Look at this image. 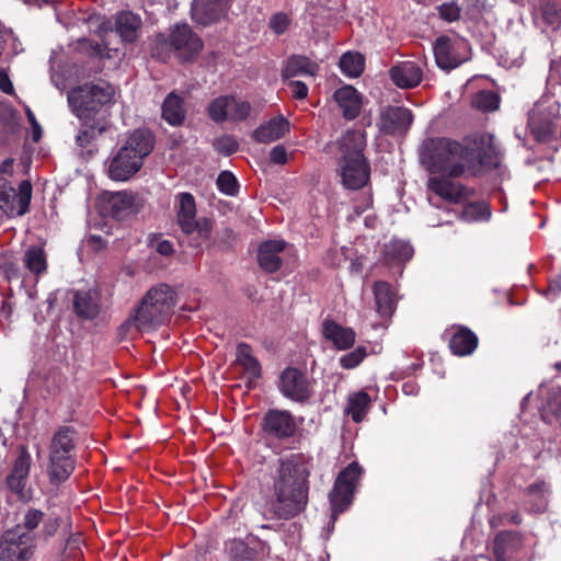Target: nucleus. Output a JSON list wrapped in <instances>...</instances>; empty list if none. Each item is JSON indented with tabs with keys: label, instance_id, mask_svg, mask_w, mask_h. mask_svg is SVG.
<instances>
[{
	"label": "nucleus",
	"instance_id": "603ef678",
	"mask_svg": "<svg viewBox=\"0 0 561 561\" xmlns=\"http://www.w3.org/2000/svg\"><path fill=\"white\" fill-rule=\"evenodd\" d=\"M288 87L295 99L304 100L307 98L309 89L305 82L299 80H291L288 82Z\"/></svg>",
	"mask_w": 561,
	"mask_h": 561
},
{
	"label": "nucleus",
	"instance_id": "cd10ccee",
	"mask_svg": "<svg viewBox=\"0 0 561 561\" xmlns=\"http://www.w3.org/2000/svg\"><path fill=\"white\" fill-rule=\"evenodd\" d=\"M289 131V123L284 117H274L268 122L260 125L253 131V138L257 142L268 144L282 138Z\"/></svg>",
	"mask_w": 561,
	"mask_h": 561
},
{
	"label": "nucleus",
	"instance_id": "a18cd8bd",
	"mask_svg": "<svg viewBox=\"0 0 561 561\" xmlns=\"http://www.w3.org/2000/svg\"><path fill=\"white\" fill-rule=\"evenodd\" d=\"M367 356V350L365 346H358L354 351L343 355L340 358V365L344 369H353L357 367L364 358Z\"/></svg>",
	"mask_w": 561,
	"mask_h": 561
},
{
	"label": "nucleus",
	"instance_id": "864d4df0",
	"mask_svg": "<svg viewBox=\"0 0 561 561\" xmlns=\"http://www.w3.org/2000/svg\"><path fill=\"white\" fill-rule=\"evenodd\" d=\"M26 116L32 126V139L34 142H38L42 138V127L30 107H26Z\"/></svg>",
	"mask_w": 561,
	"mask_h": 561
},
{
	"label": "nucleus",
	"instance_id": "3c124183",
	"mask_svg": "<svg viewBox=\"0 0 561 561\" xmlns=\"http://www.w3.org/2000/svg\"><path fill=\"white\" fill-rule=\"evenodd\" d=\"M465 12L470 19L478 18L485 8V0H463Z\"/></svg>",
	"mask_w": 561,
	"mask_h": 561
},
{
	"label": "nucleus",
	"instance_id": "2f4dec72",
	"mask_svg": "<svg viewBox=\"0 0 561 561\" xmlns=\"http://www.w3.org/2000/svg\"><path fill=\"white\" fill-rule=\"evenodd\" d=\"M477 346V335L465 327L458 328L449 340V348L451 353L458 356L470 355Z\"/></svg>",
	"mask_w": 561,
	"mask_h": 561
},
{
	"label": "nucleus",
	"instance_id": "6ab92c4d",
	"mask_svg": "<svg viewBox=\"0 0 561 561\" xmlns=\"http://www.w3.org/2000/svg\"><path fill=\"white\" fill-rule=\"evenodd\" d=\"M230 0H194L191 15L194 22L207 26L226 16Z\"/></svg>",
	"mask_w": 561,
	"mask_h": 561
},
{
	"label": "nucleus",
	"instance_id": "6e6552de",
	"mask_svg": "<svg viewBox=\"0 0 561 561\" xmlns=\"http://www.w3.org/2000/svg\"><path fill=\"white\" fill-rule=\"evenodd\" d=\"M178 224L193 248L206 245L210 239L211 221L207 218L196 219L195 199L190 193H180L175 202Z\"/></svg>",
	"mask_w": 561,
	"mask_h": 561
},
{
	"label": "nucleus",
	"instance_id": "f257e3e1",
	"mask_svg": "<svg viewBox=\"0 0 561 561\" xmlns=\"http://www.w3.org/2000/svg\"><path fill=\"white\" fill-rule=\"evenodd\" d=\"M420 162L431 173L460 178L476 174L482 167L497 163V149L493 136L482 134L459 142L445 137L428 138L420 150Z\"/></svg>",
	"mask_w": 561,
	"mask_h": 561
},
{
	"label": "nucleus",
	"instance_id": "39448f33",
	"mask_svg": "<svg viewBox=\"0 0 561 561\" xmlns=\"http://www.w3.org/2000/svg\"><path fill=\"white\" fill-rule=\"evenodd\" d=\"M154 146L153 136L145 129L135 130L110 160L107 174L114 181H127L144 164Z\"/></svg>",
	"mask_w": 561,
	"mask_h": 561
},
{
	"label": "nucleus",
	"instance_id": "69168bd1",
	"mask_svg": "<svg viewBox=\"0 0 561 561\" xmlns=\"http://www.w3.org/2000/svg\"><path fill=\"white\" fill-rule=\"evenodd\" d=\"M428 202H430V204H431V205L436 206V207H439L438 205H436V204L434 203V199H433V197H432L431 195L428 196Z\"/></svg>",
	"mask_w": 561,
	"mask_h": 561
},
{
	"label": "nucleus",
	"instance_id": "c9c22d12",
	"mask_svg": "<svg viewBox=\"0 0 561 561\" xmlns=\"http://www.w3.org/2000/svg\"><path fill=\"white\" fill-rule=\"evenodd\" d=\"M370 404V397L364 391L352 393L348 397L345 412L351 415L355 423H359L365 417Z\"/></svg>",
	"mask_w": 561,
	"mask_h": 561
},
{
	"label": "nucleus",
	"instance_id": "bf43d9fd",
	"mask_svg": "<svg viewBox=\"0 0 561 561\" xmlns=\"http://www.w3.org/2000/svg\"><path fill=\"white\" fill-rule=\"evenodd\" d=\"M543 16L551 24L558 23L560 21V14L552 4H547L545 7Z\"/></svg>",
	"mask_w": 561,
	"mask_h": 561
},
{
	"label": "nucleus",
	"instance_id": "a19ab883",
	"mask_svg": "<svg viewBox=\"0 0 561 561\" xmlns=\"http://www.w3.org/2000/svg\"><path fill=\"white\" fill-rule=\"evenodd\" d=\"M172 51L174 53L171 34L169 36L164 34L157 35L151 47V56L165 61L170 58Z\"/></svg>",
	"mask_w": 561,
	"mask_h": 561
},
{
	"label": "nucleus",
	"instance_id": "e433bc0d",
	"mask_svg": "<svg viewBox=\"0 0 561 561\" xmlns=\"http://www.w3.org/2000/svg\"><path fill=\"white\" fill-rule=\"evenodd\" d=\"M182 99L175 93H170L162 105V117L171 125H180L184 121Z\"/></svg>",
	"mask_w": 561,
	"mask_h": 561
},
{
	"label": "nucleus",
	"instance_id": "f03ea898",
	"mask_svg": "<svg viewBox=\"0 0 561 561\" xmlns=\"http://www.w3.org/2000/svg\"><path fill=\"white\" fill-rule=\"evenodd\" d=\"M310 470L302 457L282 459L274 481V513L288 519L299 514L308 503Z\"/></svg>",
	"mask_w": 561,
	"mask_h": 561
},
{
	"label": "nucleus",
	"instance_id": "680f3d73",
	"mask_svg": "<svg viewBox=\"0 0 561 561\" xmlns=\"http://www.w3.org/2000/svg\"><path fill=\"white\" fill-rule=\"evenodd\" d=\"M157 252L161 255L169 256L173 253V245L168 240H162L157 244Z\"/></svg>",
	"mask_w": 561,
	"mask_h": 561
},
{
	"label": "nucleus",
	"instance_id": "5fc2aeb1",
	"mask_svg": "<svg viewBox=\"0 0 561 561\" xmlns=\"http://www.w3.org/2000/svg\"><path fill=\"white\" fill-rule=\"evenodd\" d=\"M59 526L60 522L58 517L47 518L43 526V536H45L46 538L53 537L57 533Z\"/></svg>",
	"mask_w": 561,
	"mask_h": 561
},
{
	"label": "nucleus",
	"instance_id": "6e6d98bb",
	"mask_svg": "<svg viewBox=\"0 0 561 561\" xmlns=\"http://www.w3.org/2000/svg\"><path fill=\"white\" fill-rule=\"evenodd\" d=\"M270 158L276 164H285L287 162V152L283 146L278 145L272 148Z\"/></svg>",
	"mask_w": 561,
	"mask_h": 561
},
{
	"label": "nucleus",
	"instance_id": "4d7b16f0",
	"mask_svg": "<svg viewBox=\"0 0 561 561\" xmlns=\"http://www.w3.org/2000/svg\"><path fill=\"white\" fill-rule=\"evenodd\" d=\"M561 294V276H557L550 279L548 287L546 289V295L550 299H556Z\"/></svg>",
	"mask_w": 561,
	"mask_h": 561
},
{
	"label": "nucleus",
	"instance_id": "412c9836",
	"mask_svg": "<svg viewBox=\"0 0 561 561\" xmlns=\"http://www.w3.org/2000/svg\"><path fill=\"white\" fill-rule=\"evenodd\" d=\"M392 82L401 89H411L420 84L423 71L414 61H401L389 70Z\"/></svg>",
	"mask_w": 561,
	"mask_h": 561
},
{
	"label": "nucleus",
	"instance_id": "9d476101",
	"mask_svg": "<svg viewBox=\"0 0 561 561\" xmlns=\"http://www.w3.org/2000/svg\"><path fill=\"white\" fill-rule=\"evenodd\" d=\"M360 474L362 468L357 462L350 463L339 473L329 494L333 516L342 513L351 504Z\"/></svg>",
	"mask_w": 561,
	"mask_h": 561
},
{
	"label": "nucleus",
	"instance_id": "09e8293b",
	"mask_svg": "<svg viewBox=\"0 0 561 561\" xmlns=\"http://www.w3.org/2000/svg\"><path fill=\"white\" fill-rule=\"evenodd\" d=\"M43 512L36 508H30L26 511L23 517V524L16 525L14 528H22L24 533H30L37 528L43 519Z\"/></svg>",
	"mask_w": 561,
	"mask_h": 561
},
{
	"label": "nucleus",
	"instance_id": "ea45409f",
	"mask_svg": "<svg viewBox=\"0 0 561 561\" xmlns=\"http://www.w3.org/2000/svg\"><path fill=\"white\" fill-rule=\"evenodd\" d=\"M490 216L489 205L484 202L469 203L461 211V218L468 222L488 220Z\"/></svg>",
	"mask_w": 561,
	"mask_h": 561
},
{
	"label": "nucleus",
	"instance_id": "dca6fc26",
	"mask_svg": "<svg viewBox=\"0 0 561 561\" xmlns=\"http://www.w3.org/2000/svg\"><path fill=\"white\" fill-rule=\"evenodd\" d=\"M466 49V42H454L447 36H439L434 44L435 61L440 69L453 70L468 59L461 54Z\"/></svg>",
	"mask_w": 561,
	"mask_h": 561
},
{
	"label": "nucleus",
	"instance_id": "bb28decb",
	"mask_svg": "<svg viewBox=\"0 0 561 561\" xmlns=\"http://www.w3.org/2000/svg\"><path fill=\"white\" fill-rule=\"evenodd\" d=\"M319 71V65L307 56H290L283 68V78L290 79L299 76L314 77Z\"/></svg>",
	"mask_w": 561,
	"mask_h": 561
},
{
	"label": "nucleus",
	"instance_id": "5701e85b",
	"mask_svg": "<svg viewBox=\"0 0 561 561\" xmlns=\"http://www.w3.org/2000/svg\"><path fill=\"white\" fill-rule=\"evenodd\" d=\"M108 206L113 217L123 219L130 214L137 213L142 207V201L137 194L121 191L110 195Z\"/></svg>",
	"mask_w": 561,
	"mask_h": 561
},
{
	"label": "nucleus",
	"instance_id": "0eeeda50",
	"mask_svg": "<svg viewBox=\"0 0 561 561\" xmlns=\"http://www.w3.org/2000/svg\"><path fill=\"white\" fill-rule=\"evenodd\" d=\"M114 95L115 88L111 83L96 80L71 89L68 93V103L78 118L88 121L110 104Z\"/></svg>",
	"mask_w": 561,
	"mask_h": 561
},
{
	"label": "nucleus",
	"instance_id": "774afa93",
	"mask_svg": "<svg viewBox=\"0 0 561 561\" xmlns=\"http://www.w3.org/2000/svg\"><path fill=\"white\" fill-rule=\"evenodd\" d=\"M234 545H236L238 548H242V549L244 548L243 542H236Z\"/></svg>",
	"mask_w": 561,
	"mask_h": 561
},
{
	"label": "nucleus",
	"instance_id": "49530a36",
	"mask_svg": "<svg viewBox=\"0 0 561 561\" xmlns=\"http://www.w3.org/2000/svg\"><path fill=\"white\" fill-rule=\"evenodd\" d=\"M437 12L439 18L448 23L456 22L461 16V8L455 1L442 3L437 7Z\"/></svg>",
	"mask_w": 561,
	"mask_h": 561
},
{
	"label": "nucleus",
	"instance_id": "338daca9",
	"mask_svg": "<svg viewBox=\"0 0 561 561\" xmlns=\"http://www.w3.org/2000/svg\"><path fill=\"white\" fill-rule=\"evenodd\" d=\"M554 368H556L557 370H561V362H557V363L554 364Z\"/></svg>",
	"mask_w": 561,
	"mask_h": 561
},
{
	"label": "nucleus",
	"instance_id": "1a4fd4ad",
	"mask_svg": "<svg viewBox=\"0 0 561 561\" xmlns=\"http://www.w3.org/2000/svg\"><path fill=\"white\" fill-rule=\"evenodd\" d=\"M35 547L33 534L22 528L8 529L0 537V561H30Z\"/></svg>",
	"mask_w": 561,
	"mask_h": 561
},
{
	"label": "nucleus",
	"instance_id": "4c0bfd02",
	"mask_svg": "<svg viewBox=\"0 0 561 561\" xmlns=\"http://www.w3.org/2000/svg\"><path fill=\"white\" fill-rule=\"evenodd\" d=\"M364 57L358 53H345L340 60L341 71L350 78H357L364 70Z\"/></svg>",
	"mask_w": 561,
	"mask_h": 561
},
{
	"label": "nucleus",
	"instance_id": "72a5a7b5",
	"mask_svg": "<svg viewBox=\"0 0 561 561\" xmlns=\"http://www.w3.org/2000/svg\"><path fill=\"white\" fill-rule=\"evenodd\" d=\"M413 255V248L405 241L391 240L383 245V259L392 264H403Z\"/></svg>",
	"mask_w": 561,
	"mask_h": 561
},
{
	"label": "nucleus",
	"instance_id": "b1692460",
	"mask_svg": "<svg viewBox=\"0 0 561 561\" xmlns=\"http://www.w3.org/2000/svg\"><path fill=\"white\" fill-rule=\"evenodd\" d=\"M334 100L342 111L343 117L352 121L356 118L364 103L363 95L352 85H344L334 92Z\"/></svg>",
	"mask_w": 561,
	"mask_h": 561
},
{
	"label": "nucleus",
	"instance_id": "e2e57ef3",
	"mask_svg": "<svg viewBox=\"0 0 561 561\" xmlns=\"http://www.w3.org/2000/svg\"><path fill=\"white\" fill-rule=\"evenodd\" d=\"M82 45H88L89 44V47L91 49V54H94V55H101L102 54V47L99 43H90L88 42L87 39H83L81 42Z\"/></svg>",
	"mask_w": 561,
	"mask_h": 561
},
{
	"label": "nucleus",
	"instance_id": "7c9ffc66",
	"mask_svg": "<svg viewBox=\"0 0 561 561\" xmlns=\"http://www.w3.org/2000/svg\"><path fill=\"white\" fill-rule=\"evenodd\" d=\"M376 311L381 317H390L396 309V295L391 286L383 280L376 282L373 286Z\"/></svg>",
	"mask_w": 561,
	"mask_h": 561
},
{
	"label": "nucleus",
	"instance_id": "20e7f679",
	"mask_svg": "<svg viewBox=\"0 0 561 561\" xmlns=\"http://www.w3.org/2000/svg\"><path fill=\"white\" fill-rule=\"evenodd\" d=\"M365 147L366 138L359 130H347L340 140L339 174L348 190H359L369 180L370 168L363 153Z\"/></svg>",
	"mask_w": 561,
	"mask_h": 561
},
{
	"label": "nucleus",
	"instance_id": "ddd939ff",
	"mask_svg": "<svg viewBox=\"0 0 561 561\" xmlns=\"http://www.w3.org/2000/svg\"><path fill=\"white\" fill-rule=\"evenodd\" d=\"M413 118L411 110L388 105L380 110L376 125L385 135H404L412 125Z\"/></svg>",
	"mask_w": 561,
	"mask_h": 561
},
{
	"label": "nucleus",
	"instance_id": "423d86ee",
	"mask_svg": "<svg viewBox=\"0 0 561 561\" xmlns=\"http://www.w3.org/2000/svg\"><path fill=\"white\" fill-rule=\"evenodd\" d=\"M78 432L71 425L58 426L51 435L48 446L47 474L53 484L65 482L76 468L73 450Z\"/></svg>",
	"mask_w": 561,
	"mask_h": 561
},
{
	"label": "nucleus",
	"instance_id": "473e14b6",
	"mask_svg": "<svg viewBox=\"0 0 561 561\" xmlns=\"http://www.w3.org/2000/svg\"><path fill=\"white\" fill-rule=\"evenodd\" d=\"M22 261L27 271L35 277L36 282L47 273V255L41 247H30L25 251Z\"/></svg>",
	"mask_w": 561,
	"mask_h": 561
},
{
	"label": "nucleus",
	"instance_id": "9b49d317",
	"mask_svg": "<svg viewBox=\"0 0 561 561\" xmlns=\"http://www.w3.org/2000/svg\"><path fill=\"white\" fill-rule=\"evenodd\" d=\"M32 465V456L26 446L18 449V455L12 462L11 469L5 478L7 489L19 500H27L26 485Z\"/></svg>",
	"mask_w": 561,
	"mask_h": 561
},
{
	"label": "nucleus",
	"instance_id": "37998d69",
	"mask_svg": "<svg viewBox=\"0 0 561 561\" xmlns=\"http://www.w3.org/2000/svg\"><path fill=\"white\" fill-rule=\"evenodd\" d=\"M517 536L512 531H502L495 539L493 550L495 556H506V553L515 548Z\"/></svg>",
	"mask_w": 561,
	"mask_h": 561
},
{
	"label": "nucleus",
	"instance_id": "c03bdc74",
	"mask_svg": "<svg viewBox=\"0 0 561 561\" xmlns=\"http://www.w3.org/2000/svg\"><path fill=\"white\" fill-rule=\"evenodd\" d=\"M290 24L291 19L285 12L274 13L268 21V27L277 36L285 34L288 31Z\"/></svg>",
	"mask_w": 561,
	"mask_h": 561
},
{
	"label": "nucleus",
	"instance_id": "7ed1b4c3",
	"mask_svg": "<svg viewBox=\"0 0 561 561\" xmlns=\"http://www.w3.org/2000/svg\"><path fill=\"white\" fill-rule=\"evenodd\" d=\"M175 301V293L169 285L153 286L130 312L122 329L147 332L161 327L171 316Z\"/></svg>",
	"mask_w": 561,
	"mask_h": 561
},
{
	"label": "nucleus",
	"instance_id": "2eb2a0df",
	"mask_svg": "<svg viewBox=\"0 0 561 561\" xmlns=\"http://www.w3.org/2000/svg\"><path fill=\"white\" fill-rule=\"evenodd\" d=\"M450 178L444 173L431 176L426 183L427 190L450 204L463 203L472 195V191L460 182L453 181Z\"/></svg>",
	"mask_w": 561,
	"mask_h": 561
},
{
	"label": "nucleus",
	"instance_id": "c756f323",
	"mask_svg": "<svg viewBox=\"0 0 561 561\" xmlns=\"http://www.w3.org/2000/svg\"><path fill=\"white\" fill-rule=\"evenodd\" d=\"M141 25L140 16L130 11L121 12L116 16L115 30L126 43H133L138 38Z\"/></svg>",
	"mask_w": 561,
	"mask_h": 561
},
{
	"label": "nucleus",
	"instance_id": "8fccbe9b",
	"mask_svg": "<svg viewBox=\"0 0 561 561\" xmlns=\"http://www.w3.org/2000/svg\"><path fill=\"white\" fill-rule=\"evenodd\" d=\"M214 148L221 154L230 156L238 150V141L232 136H222L216 138L213 142Z\"/></svg>",
	"mask_w": 561,
	"mask_h": 561
},
{
	"label": "nucleus",
	"instance_id": "79ce46f5",
	"mask_svg": "<svg viewBox=\"0 0 561 561\" xmlns=\"http://www.w3.org/2000/svg\"><path fill=\"white\" fill-rule=\"evenodd\" d=\"M472 104L484 112L495 111L499 108L500 98L495 92L484 90L474 95Z\"/></svg>",
	"mask_w": 561,
	"mask_h": 561
},
{
	"label": "nucleus",
	"instance_id": "052dcab7",
	"mask_svg": "<svg viewBox=\"0 0 561 561\" xmlns=\"http://www.w3.org/2000/svg\"><path fill=\"white\" fill-rule=\"evenodd\" d=\"M94 130L92 128H85L80 130L77 136V144L80 147H85L92 139Z\"/></svg>",
	"mask_w": 561,
	"mask_h": 561
},
{
	"label": "nucleus",
	"instance_id": "393cba45",
	"mask_svg": "<svg viewBox=\"0 0 561 561\" xmlns=\"http://www.w3.org/2000/svg\"><path fill=\"white\" fill-rule=\"evenodd\" d=\"M285 241L283 240H270L263 242L259 247L257 262L262 270L267 273H274L282 266V259L279 253L285 250Z\"/></svg>",
	"mask_w": 561,
	"mask_h": 561
},
{
	"label": "nucleus",
	"instance_id": "a211bd4d",
	"mask_svg": "<svg viewBox=\"0 0 561 561\" xmlns=\"http://www.w3.org/2000/svg\"><path fill=\"white\" fill-rule=\"evenodd\" d=\"M32 198V185L28 181H22L19 191L5 180H0V208L11 210L14 209V203H18L16 214L22 216L28 211Z\"/></svg>",
	"mask_w": 561,
	"mask_h": 561
},
{
	"label": "nucleus",
	"instance_id": "13d9d810",
	"mask_svg": "<svg viewBox=\"0 0 561 561\" xmlns=\"http://www.w3.org/2000/svg\"><path fill=\"white\" fill-rule=\"evenodd\" d=\"M0 90L5 94H13L14 88L8 75L0 70Z\"/></svg>",
	"mask_w": 561,
	"mask_h": 561
},
{
	"label": "nucleus",
	"instance_id": "a878e982",
	"mask_svg": "<svg viewBox=\"0 0 561 561\" xmlns=\"http://www.w3.org/2000/svg\"><path fill=\"white\" fill-rule=\"evenodd\" d=\"M322 334L328 341L332 342L337 350L352 347L356 337L353 329L344 328L333 320L323 321Z\"/></svg>",
	"mask_w": 561,
	"mask_h": 561
},
{
	"label": "nucleus",
	"instance_id": "4be33fe9",
	"mask_svg": "<svg viewBox=\"0 0 561 561\" xmlns=\"http://www.w3.org/2000/svg\"><path fill=\"white\" fill-rule=\"evenodd\" d=\"M72 304L75 313L81 319L92 320L101 311L100 293L96 289L75 291Z\"/></svg>",
	"mask_w": 561,
	"mask_h": 561
},
{
	"label": "nucleus",
	"instance_id": "4468645a",
	"mask_svg": "<svg viewBox=\"0 0 561 561\" xmlns=\"http://www.w3.org/2000/svg\"><path fill=\"white\" fill-rule=\"evenodd\" d=\"M171 39L175 56L183 60L194 59L203 48V42L190 25L176 24L171 28Z\"/></svg>",
	"mask_w": 561,
	"mask_h": 561
},
{
	"label": "nucleus",
	"instance_id": "58836bf2",
	"mask_svg": "<svg viewBox=\"0 0 561 561\" xmlns=\"http://www.w3.org/2000/svg\"><path fill=\"white\" fill-rule=\"evenodd\" d=\"M529 125L531 127V133L535 138L540 142H548L554 139L556 135V125L550 119H542L537 122L533 116L529 118Z\"/></svg>",
	"mask_w": 561,
	"mask_h": 561
},
{
	"label": "nucleus",
	"instance_id": "de8ad7c7",
	"mask_svg": "<svg viewBox=\"0 0 561 561\" xmlns=\"http://www.w3.org/2000/svg\"><path fill=\"white\" fill-rule=\"evenodd\" d=\"M217 186L226 195L233 196L238 192L236 176L229 171H222L217 179Z\"/></svg>",
	"mask_w": 561,
	"mask_h": 561
},
{
	"label": "nucleus",
	"instance_id": "f3484780",
	"mask_svg": "<svg viewBox=\"0 0 561 561\" xmlns=\"http://www.w3.org/2000/svg\"><path fill=\"white\" fill-rule=\"evenodd\" d=\"M279 390L286 398L297 402H305L311 396L308 377L293 367H288L282 373Z\"/></svg>",
	"mask_w": 561,
	"mask_h": 561
},
{
	"label": "nucleus",
	"instance_id": "0e129e2a",
	"mask_svg": "<svg viewBox=\"0 0 561 561\" xmlns=\"http://www.w3.org/2000/svg\"><path fill=\"white\" fill-rule=\"evenodd\" d=\"M7 36H8V33H7L5 28L0 24V56L2 55V51L4 49Z\"/></svg>",
	"mask_w": 561,
	"mask_h": 561
},
{
	"label": "nucleus",
	"instance_id": "aec40b11",
	"mask_svg": "<svg viewBox=\"0 0 561 561\" xmlns=\"http://www.w3.org/2000/svg\"><path fill=\"white\" fill-rule=\"evenodd\" d=\"M264 430L277 438H287L294 435L296 423L289 412L271 410L264 417Z\"/></svg>",
	"mask_w": 561,
	"mask_h": 561
},
{
	"label": "nucleus",
	"instance_id": "f704fd0d",
	"mask_svg": "<svg viewBox=\"0 0 561 561\" xmlns=\"http://www.w3.org/2000/svg\"><path fill=\"white\" fill-rule=\"evenodd\" d=\"M237 363L243 368L249 381L261 377V365L252 355L251 347L248 344L240 343L237 346Z\"/></svg>",
	"mask_w": 561,
	"mask_h": 561
},
{
	"label": "nucleus",
	"instance_id": "f8f14e48",
	"mask_svg": "<svg viewBox=\"0 0 561 561\" xmlns=\"http://www.w3.org/2000/svg\"><path fill=\"white\" fill-rule=\"evenodd\" d=\"M252 106L248 101L238 100L233 96H219L208 106V114L216 123L226 119L233 122L243 121L251 114Z\"/></svg>",
	"mask_w": 561,
	"mask_h": 561
},
{
	"label": "nucleus",
	"instance_id": "c85d7f7f",
	"mask_svg": "<svg viewBox=\"0 0 561 561\" xmlns=\"http://www.w3.org/2000/svg\"><path fill=\"white\" fill-rule=\"evenodd\" d=\"M541 405L539 408L541 417L547 423L561 415V387L545 388L540 390Z\"/></svg>",
	"mask_w": 561,
	"mask_h": 561
}]
</instances>
